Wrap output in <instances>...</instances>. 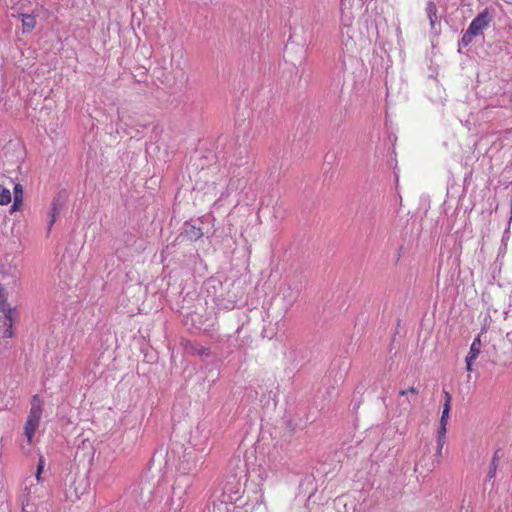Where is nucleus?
<instances>
[{
	"mask_svg": "<svg viewBox=\"0 0 512 512\" xmlns=\"http://www.w3.org/2000/svg\"><path fill=\"white\" fill-rule=\"evenodd\" d=\"M14 203L11 207V211H16L22 205L23 200V187L21 184H16L13 189Z\"/></svg>",
	"mask_w": 512,
	"mask_h": 512,
	"instance_id": "obj_10",
	"label": "nucleus"
},
{
	"mask_svg": "<svg viewBox=\"0 0 512 512\" xmlns=\"http://www.w3.org/2000/svg\"><path fill=\"white\" fill-rule=\"evenodd\" d=\"M191 353H197L201 356H208L209 350L205 347H200L199 349H194V347L191 346Z\"/></svg>",
	"mask_w": 512,
	"mask_h": 512,
	"instance_id": "obj_19",
	"label": "nucleus"
},
{
	"mask_svg": "<svg viewBox=\"0 0 512 512\" xmlns=\"http://www.w3.org/2000/svg\"><path fill=\"white\" fill-rule=\"evenodd\" d=\"M446 424H441L439 425V428H438V437L439 438H446Z\"/></svg>",
	"mask_w": 512,
	"mask_h": 512,
	"instance_id": "obj_23",
	"label": "nucleus"
},
{
	"mask_svg": "<svg viewBox=\"0 0 512 512\" xmlns=\"http://www.w3.org/2000/svg\"><path fill=\"white\" fill-rule=\"evenodd\" d=\"M399 394H400L401 396H405V395H407V394H411L412 396H416V395L418 394V390H417L416 388H414V387H410V388H409V389H407V390H401V391L399 392Z\"/></svg>",
	"mask_w": 512,
	"mask_h": 512,
	"instance_id": "obj_22",
	"label": "nucleus"
},
{
	"mask_svg": "<svg viewBox=\"0 0 512 512\" xmlns=\"http://www.w3.org/2000/svg\"><path fill=\"white\" fill-rule=\"evenodd\" d=\"M236 509L235 505L226 501H220L213 505V512H236Z\"/></svg>",
	"mask_w": 512,
	"mask_h": 512,
	"instance_id": "obj_11",
	"label": "nucleus"
},
{
	"mask_svg": "<svg viewBox=\"0 0 512 512\" xmlns=\"http://www.w3.org/2000/svg\"><path fill=\"white\" fill-rule=\"evenodd\" d=\"M185 234L188 236L190 240H197L202 237L203 232L200 228H197L193 225L186 224L185 225Z\"/></svg>",
	"mask_w": 512,
	"mask_h": 512,
	"instance_id": "obj_14",
	"label": "nucleus"
},
{
	"mask_svg": "<svg viewBox=\"0 0 512 512\" xmlns=\"http://www.w3.org/2000/svg\"><path fill=\"white\" fill-rule=\"evenodd\" d=\"M480 348H481V341H480V337L478 336L477 338L474 339V341L471 344L470 351L467 355L469 360H475L478 357V355L480 353Z\"/></svg>",
	"mask_w": 512,
	"mask_h": 512,
	"instance_id": "obj_15",
	"label": "nucleus"
},
{
	"mask_svg": "<svg viewBox=\"0 0 512 512\" xmlns=\"http://www.w3.org/2000/svg\"><path fill=\"white\" fill-rule=\"evenodd\" d=\"M493 17V13L488 8L480 12L472 20L468 29L463 34L460 45L467 47L470 43H472L473 38L483 35V31L490 25Z\"/></svg>",
	"mask_w": 512,
	"mask_h": 512,
	"instance_id": "obj_3",
	"label": "nucleus"
},
{
	"mask_svg": "<svg viewBox=\"0 0 512 512\" xmlns=\"http://www.w3.org/2000/svg\"><path fill=\"white\" fill-rule=\"evenodd\" d=\"M43 412V402L38 395H34L31 400V408L24 427V434L31 442L32 437L39 426L40 418Z\"/></svg>",
	"mask_w": 512,
	"mask_h": 512,
	"instance_id": "obj_5",
	"label": "nucleus"
},
{
	"mask_svg": "<svg viewBox=\"0 0 512 512\" xmlns=\"http://www.w3.org/2000/svg\"><path fill=\"white\" fill-rule=\"evenodd\" d=\"M426 13L430 22L431 29L435 30L436 24L439 22V17L437 15V8L434 2L430 1L427 3Z\"/></svg>",
	"mask_w": 512,
	"mask_h": 512,
	"instance_id": "obj_9",
	"label": "nucleus"
},
{
	"mask_svg": "<svg viewBox=\"0 0 512 512\" xmlns=\"http://www.w3.org/2000/svg\"><path fill=\"white\" fill-rule=\"evenodd\" d=\"M150 494H151V491H149V496L147 497L146 500L142 499V502L143 503H146L147 501H150Z\"/></svg>",
	"mask_w": 512,
	"mask_h": 512,
	"instance_id": "obj_27",
	"label": "nucleus"
},
{
	"mask_svg": "<svg viewBox=\"0 0 512 512\" xmlns=\"http://www.w3.org/2000/svg\"><path fill=\"white\" fill-rule=\"evenodd\" d=\"M448 419H449V412H443L442 411V415H441V419H440V423L441 424H446L448 423Z\"/></svg>",
	"mask_w": 512,
	"mask_h": 512,
	"instance_id": "obj_24",
	"label": "nucleus"
},
{
	"mask_svg": "<svg viewBox=\"0 0 512 512\" xmlns=\"http://www.w3.org/2000/svg\"><path fill=\"white\" fill-rule=\"evenodd\" d=\"M43 468H44V460H43V458L41 457V458L39 459V463H38L37 471H36V480H37V482H39V481H40V475H41V473H42V471H43Z\"/></svg>",
	"mask_w": 512,
	"mask_h": 512,
	"instance_id": "obj_20",
	"label": "nucleus"
},
{
	"mask_svg": "<svg viewBox=\"0 0 512 512\" xmlns=\"http://www.w3.org/2000/svg\"><path fill=\"white\" fill-rule=\"evenodd\" d=\"M445 394V402H444V405H443V412H449L450 413V409H451V395L448 393V392H444Z\"/></svg>",
	"mask_w": 512,
	"mask_h": 512,
	"instance_id": "obj_18",
	"label": "nucleus"
},
{
	"mask_svg": "<svg viewBox=\"0 0 512 512\" xmlns=\"http://www.w3.org/2000/svg\"><path fill=\"white\" fill-rule=\"evenodd\" d=\"M343 49L350 54H357L369 44V39L355 25H343L340 31Z\"/></svg>",
	"mask_w": 512,
	"mask_h": 512,
	"instance_id": "obj_2",
	"label": "nucleus"
},
{
	"mask_svg": "<svg viewBox=\"0 0 512 512\" xmlns=\"http://www.w3.org/2000/svg\"><path fill=\"white\" fill-rule=\"evenodd\" d=\"M445 440L446 438H439L437 437V456H441V453H442V449H443V446L445 444Z\"/></svg>",
	"mask_w": 512,
	"mask_h": 512,
	"instance_id": "obj_21",
	"label": "nucleus"
},
{
	"mask_svg": "<svg viewBox=\"0 0 512 512\" xmlns=\"http://www.w3.org/2000/svg\"><path fill=\"white\" fill-rule=\"evenodd\" d=\"M410 399H412V396H409V398H407V401L410 402Z\"/></svg>",
	"mask_w": 512,
	"mask_h": 512,
	"instance_id": "obj_29",
	"label": "nucleus"
},
{
	"mask_svg": "<svg viewBox=\"0 0 512 512\" xmlns=\"http://www.w3.org/2000/svg\"><path fill=\"white\" fill-rule=\"evenodd\" d=\"M88 488V480L84 476L77 477L70 485L66 495L71 501L78 500L87 492Z\"/></svg>",
	"mask_w": 512,
	"mask_h": 512,
	"instance_id": "obj_6",
	"label": "nucleus"
},
{
	"mask_svg": "<svg viewBox=\"0 0 512 512\" xmlns=\"http://www.w3.org/2000/svg\"><path fill=\"white\" fill-rule=\"evenodd\" d=\"M410 399H412V396H409V398H407V401L410 402Z\"/></svg>",
	"mask_w": 512,
	"mask_h": 512,
	"instance_id": "obj_28",
	"label": "nucleus"
},
{
	"mask_svg": "<svg viewBox=\"0 0 512 512\" xmlns=\"http://www.w3.org/2000/svg\"><path fill=\"white\" fill-rule=\"evenodd\" d=\"M61 207H62V203L60 202V198L55 199L52 203V209H51V213H50V221H49V227H48L49 230L51 229L52 225L55 223L57 215L59 214V212L61 210Z\"/></svg>",
	"mask_w": 512,
	"mask_h": 512,
	"instance_id": "obj_12",
	"label": "nucleus"
},
{
	"mask_svg": "<svg viewBox=\"0 0 512 512\" xmlns=\"http://www.w3.org/2000/svg\"><path fill=\"white\" fill-rule=\"evenodd\" d=\"M11 276H12V278H14L15 280L19 278L20 273H19V271L17 270V268H16V267H13V268H12Z\"/></svg>",
	"mask_w": 512,
	"mask_h": 512,
	"instance_id": "obj_25",
	"label": "nucleus"
},
{
	"mask_svg": "<svg viewBox=\"0 0 512 512\" xmlns=\"http://www.w3.org/2000/svg\"><path fill=\"white\" fill-rule=\"evenodd\" d=\"M81 450H89V455L93 454V447L91 443L87 440H83L82 445L77 448L75 457L79 456Z\"/></svg>",
	"mask_w": 512,
	"mask_h": 512,
	"instance_id": "obj_17",
	"label": "nucleus"
},
{
	"mask_svg": "<svg viewBox=\"0 0 512 512\" xmlns=\"http://www.w3.org/2000/svg\"><path fill=\"white\" fill-rule=\"evenodd\" d=\"M207 453L194 447L185 448L178 463V472L170 500V508L180 512L186 501L187 490L191 487L194 477L200 471Z\"/></svg>",
	"mask_w": 512,
	"mask_h": 512,
	"instance_id": "obj_1",
	"label": "nucleus"
},
{
	"mask_svg": "<svg viewBox=\"0 0 512 512\" xmlns=\"http://www.w3.org/2000/svg\"><path fill=\"white\" fill-rule=\"evenodd\" d=\"M22 20L23 33L32 31L36 26V16L28 13H20Z\"/></svg>",
	"mask_w": 512,
	"mask_h": 512,
	"instance_id": "obj_8",
	"label": "nucleus"
},
{
	"mask_svg": "<svg viewBox=\"0 0 512 512\" xmlns=\"http://www.w3.org/2000/svg\"><path fill=\"white\" fill-rule=\"evenodd\" d=\"M38 483L36 485L31 484L25 488V494L22 501V512H36V497L35 494L38 491Z\"/></svg>",
	"mask_w": 512,
	"mask_h": 512,
	"instance_id": "obj_7",
	"label": "nucleus"
},
{
	"mask_svg": "<svg viewBox=\"0 0 512 512\" xmlns=\"http://www.w3.org/2000/svg\"><path fill=\"white\" fill-rule=\"evenodd\" d=\"M11 202V193L9 189L0 185V205H6Z\"/></svg>",
	"mask_w": 512,
	"mask_h": 512,
	"instance_id": "obj_16",
	"label": "nucleus"
},
{
	"mask_svg": "<svg viewBox=\"0 0 512 512\" xmlns=\"http://www.w3.org/2000/svg\"><path fill=\"white\" fill-rule=\"evenodd\" d=\"M500 452H501V450L497 449L495 451V453H494V456H493L492 461H491L490 469H489L488 475H487L488 480H491L496 475V471H497V467H498V462H499V460L501 458Z\"/></svg>",
	"mask_w": 512,
	"mask_h": 512,
	"instance_id": "obj_13",
	"label": "nucleus"
},
{
	"mask_svg": "<svg viewBox=\"0 0 512 512\" xmlns=\"http://www.w3.org/2000/svg\"><path fill=\"white\" fill-rule=\"evenodd\" d=\"M0 311L3 313V328L0 330V338L6 339L13 336L12 326L19 319L16 308L11 307L6 301V293L0 283Z\"/></svg>",
	"mask_w": 512,
	"mask_h": 512,
	"instance_id": "obj_4",
	"label": "nucleus"
},
{
	"mask_svg": "<svg viewBox=\"0 0 512 512\" xmlns=\"http://www.w3.org/2000/svg\"><path fill=\"white\" fill-rule=\"evenodd\" d=\"M473 361H474V360H469V358H468V357H466L465 362H466V370H467V371H472V364H473Z\"/></svg>",
	"mask_w": 512,
	"mask_h": 512,
	"instance_id": "obj_26",
	"label": "nucleus"
}]
</instances>
